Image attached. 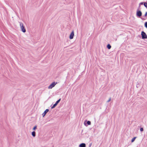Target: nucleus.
I'll use <instances>...</instances> for the list:
<instances>
[{
    "mask_svg": "<svg viewBox=\"0 0 147 147\" xmlns=\"http://www.w3.org/2000/svg\"><path fill=\"white\" fill-rule=\"evenodd\" d=\"M20 26L22 31L24 33L26 32V30L24 26V24L22 22H20Z\"/></svg>",
    "mask_w": 147,
    "mask_h": 147,
    "instance_id": "f257e3e1",
    "label": "nucleus"
},
{
    "mask_svg": "<svg viewBox=\"0 0 147 147\" xmlns=\"http://www.w3.org/2000/svg\"><path fill=\"white\" fill-rule=\"evenodd\" d=\"M141 35H142V39H147V36L146 33L143 31L141 32Z\"/></svg>",
    "mask_w": 147,
    "mask_h": 147,
    "instance_id": "f03ea898",
    "label": "nucleus"
},
{
    "mask_svg": "<svg viewBox=\"0 0 147 147\" xmlns=\"http://www.w3.org/2000/svg\"><path fill=\"white\" fill-rule=\"evenodd\" d=\"M57 84V82L55 83V82H53L49 86L48 88L49 89H52L53 87L55 86Z\"/></svg>",
    "mask_w": 147,
    "mask_h": 147,
    "instance_id": "7ed1b4c3",
    "label": "nucleus"
},
{
    "mask_svg": "<svg viewBox=\"0 0 147 147\" xmlns=\"http://www.w3.org/2000/svg\"><path fill=\"white\" fill-rule=\"evenodd\" d=\"M136 14L137 16L140 17L142 15V12L140 10L137 9Z\"/></svg>",
    "mask_w": 147,
    "mask_h": 147,
    "instance_id": "20e7f679",
    "label": "nucleus"
},
{
    "mask_svg": "<svg viewBox=\"0 0 147 147\" xmlns=\"http://www.w3.org/2000/svg\"><path fill=\"white\" fill-rule=\"evenodd\" d=\"M84 125L85 126H87L88 125H90L91 124V122L90 121H87L86 120L84 123Z\"/></svg>",
    "mask_w": 147,
    "mask_h": 147,
    "instance_id": "39448f33",
    "label": "nucleus"
},
{
    "mask_svg": "<svg viewBox=\"0 0 147 147\" xmlns=\"http://www.w3.org/2000/svg\"><path fill=\"white\" fill-rule=\"evenodd\" d=\"M74 36V31H73L71 33L69 36V38L70 39H72L73 38Z\"/></svg>",
    "mask_w": 147,
    "mask_h": 147,
    "instance_id": "423d86ee",
    "label": "nucleus"
},
{
    "mask_svg": "<svg viewBox=\"0 0 147 147\" xmlns=\"http://www.w3.org/2000/svg\"><path fill=\"white\" fill-rule=\"evenodd\" d=\"M49 109H46L44 112V113L42 114V117H44L47 113L49 111Z\"/></svg>",
    "mask_w": 147,
    "mask_h": 147,
    "instance_id": "0eeeda50",
    "label": "nucleus"
},
{
    "mask_svg": "<svg viewBox=\"0 0 147 147\" xmlns=\"http://www.w3.org/2000/svg\"><path fill=\"white\" fill-rule=\"evenodd\" d=\"M86 145L84 143H82L80 144L79 146V147H86Z\"/></svg>",
    "mask_w": 147,
    "mask_h": 147,
    "instance_id": "6e6552de",
    "label": "nucleus"
},
{
    "mask_svg": "<svg viewBox=\"0 0 147 147\" xmlns=\"http://www.w3.org/2000/svg\"><path fill=\"white\" fill-rule=\"evenodd\" d=\"M32 135L33 137L36 136V132L35 131H33L32 132Z\"/></svg>",
    "mask_w": 147,
    "mask_h": 147,
    "instance_id": "1a4fd4ad",
    "label": "nucleus"
},
{
    "mask_svg": "<svg viewBox=\"0 0 147 147\" xmlns=\"http://www.w3.org/2000/svg\"><path fill=\"white\" fill-rule=\"evenodd\" d=\"M111 46L109 44H108L107 46V47L108 49H110L111 48Z\"/></svg>",
    "mask_w": 147,
    "mask_h": 147,
    "instance_id": "9d476101",
    "label": "nucleus"
},
{
    "mask_svg": "<svg viewBox=\"0 0 147 147\" xmlns=\"http://www.w3.org/2000/svg\"><path fill=\"white\" fill-rule=\"evenodd\" d=\"M144 6L147 9V2H143Z\"/></svg>",
    "mask_w": 147,
    "mask_h": 147,
    "instance_id": "9b49d317",
    "label": "nucleus"
},
{
    "mask_svg": "<svg viewBox=\"0 0 147 147\" xmlns=\"http://www.w3.org/2000/svg\"><path fill=\"white\" fill-rule=\"evenodd\" d=\"M143 2H142L140 3L138 9V10H139V9H140V5H143Z\"/></svg>",
    "mask_w": 147,
    "mask_h": 147,
    "instance_id": "f8f14e48",
    "label": "nucleus"
},
{
    "mask_svg": "<svg viewBox=\"0 0 147 147\" xmlns=\"http://www.w3.org/2000/svg\"><path fill=\"white\" fill-rule=\"evenodd\" d=\"M57 105L55 103V104H54L51 107V109H53Z\"/></svg>",
    "mask_w": 147,
    "mask_h": 147,
    "instance_id": "ddd939ff",
    "label": "nucleus"
},
{
    "mask_svg": "<svg viewBox=\"0 0 147 147\" xmlns=\"http://www.w3.org/2000/svg\"><path fill=\"white\" fill-rule=\"evenodd\" d=\"M61 100V98L59 99V100H58L56 102H55V103H56L57 105L60 102Z\"/></svg>",
    "mask_w": 147,
    "mask_h": 147,
    "instance_id": "4468645a",
    "label": "nucleus"
},
{
    "mask_svg": "<svg viewBox=\"0 0 147 147\" xmlns=\"http://www.w3.org/2000/svg\"><path fill=\"white\" fill-rule=\"evenodd\" d=\"M136 137H134V138H133L131 140V142H133L135 140V139L136 138Z\"/></svg>",
    "mask_w": 147,
    "mask_h": 147,
    "instance_id": "2eb2a0df",
    "label": "nucleus"
},
{
    "mask_svg": "<svg viewBox=\"0 0 147 147\" xmlns=\"http://www.w3.org/2000/svg\"><path fill=\"white\" fill-rule=\"evenodd\" d=\"M144 26L146 28H147V22H145Z\"/></svg>",
    "mask_w": 147,
    "mask_h": 147,
    "instance_id": "dca6fc26",
    "label": "nucleus"
},
{
    "mask_svg": "<svg viewBox=\"0 0 147 147\" xmlns=\"http://www.w3.org/2000/svg\"><path fill=\"white\" fill-rule=\"evenodd\" d=\"M37 128V126L36 125H35L34 126V127L33 128V129L34 130H36V129Z\"/></svg>",
    "mask_w": 147,
    "mask_h": 147,
    "instance_id": "f3484780",
    "label": "nucleus"
},
{
    "mask_svg": "<svg viewBox=\"0 0 147 147\" xmlns=\"http://www.w3.org/2000/svg\"><path fill=\"white\" fill-rule=\"evenodd\" d=\"M140 130L141 131V132L143 131L144 130L143 128H142V127L140 128Z\"/></svg>",
    "mask_w": 147,
    "mask_h": 147,
    "instance_id": "a211bd4d",
    "label": "nucleus"
},
{
    "mask_svg": "<svg viewBox=\"0 0 147 147\" xmlns=\"http://www.w3.org/2000/svg\"><path fill=\"white\" fill-rule=\"evenodd\" d=\"M111 100V97H110V98H109V100H108L107 101V102H109Z\"/></svg>",
    "mask_w": 147,
    "mask_h": 147,
    "instance_id": "6ab92c4d",
    "label": "nucleus"
},
{
    "mask_svg": "<svg viewBox=\"0 0 147 147\" xmlns=\"http://www.w3.org/2000/svg\"><path fill=\"white\" fill-rule=\"evenodd\" d=\"M147 15V12H146V13H145L144 15V16L145 17H146V16Z\"/></svg>",
    "mask_w": 147,
    "mask_h": 147,
    "instance_id": "aec40b11",
    "label": "nucleus"
},
{
    "mask_svg": "<svg viewBox=\"0 0 147 147\" xmlns=\"http://www.w3.org/2000/svg\"><path fill=\"white\" fill-rule=\"evenodd\" d=\"M139 84H138L137 85V86H136L138 88V86H139Z\"/></svg>",
    "mask_w": 147,
    "mask_h": 147,
    "instance_id": "412c9836",
    "label": "nucleus"
},
{
    "mask_svg": "<svg viewBox=\"0 0 147 147\" xmlns=\"http://www.w3.org/2000/svg\"><path fill=\"white\" fill-rule=\"evenodd\" d=\"M91 145H92V143H91L89 145V147H90L91 146Z\"/></svg>",
    "mask_w": 147,
    "mask_h": 147,
    "instance_id": "4be33fe9",
    "label": "nucleus"
}]
</instances>
